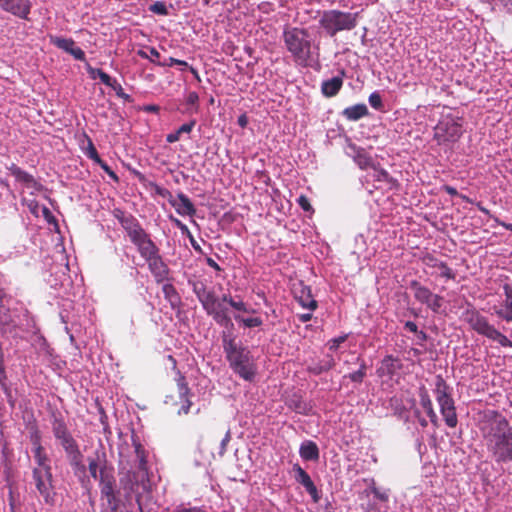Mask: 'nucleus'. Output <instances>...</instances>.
Returning a JSON list of instances; mask_svg holds the SVG:
<instances>
[{"mask_svg":"<svg viewBox=\"0 0 512 512\" xmlns=\"http://www.w3.org/2000/svg\"><path fill=\"white\" fill-rule=\"evenodd\" d=\"M115 182L119 181L117 174L111 169V167L105 162L101 161L98 164Z\"/></svg>","mask_w":512,"mask_h":512,"instance_id":"864d4df0","label":"nucleus"},{"mask_svg":"<svg viewBox=\"0 0 512 512\" xmlns=\"http://www.w3.org/2000/svg\"><path fill=\"white\" fill-rule=\"evenodd\" d=\"M8 169L17 181L25 184L28 188H34L36 190L42 189V185L34 178L33 175L22 170L16 164H11Z\"/></svg>","mask_w":512,"mask_h":512,"instance_id":"5701e85b","label":"nucleus"},{"mask_svg":"<svg viewBox=\"0 0 512 512\" xmlns=\"http://www.w3.org/2000/svg\"><path fill=\"white\" fill-rule=\"evenodd\" d=\"M297 203L305 212H310V213L314 212V209H313V207L310 203V200L307 196L300 195L297 199Z\"/></svg>","mask_w":512,"mask_h":512,"instance_id":"09e8293b","label":"nucleus"},{"mask_svg":"<svg viewBox=\"0 0 512 512\" xmlns=\"http://www.w3.org/2000/svg\"><path fill=\"white\" fill-rule=\"evenodd\" d=\"M178 202L174 199H169V203L175 207L176 211L180 215H187V216H193L196 213V209L194 207V204L189 199L187 195L184 193H179L177 195Z\"/></svg>","mask_w":512,"mask_h":512,"instance_id":"b1692460","label":"nucleus"},{"mask_svg":"<svg viewBox=\"0 0 512 512\" xmlns=\"http://www.w3.org/2000/svg\"><path fill=\"white\" fill-rule=\"evenodd\" d=\"M114 216L121 224L130 241L145 232V229L133 215L126 214L124 211L116 209Z\"/></svg>","mask_w":512,"mask_h":512,"instance_id":"f8f14e48","label":"nucleus"},{"mask_svg":"<svg viewBox=\"0 0 512 512\" xmlns=\"http://www.w3.org/2000/svg\"><path fill=\"white\" fill-rule=\"evenodd\" d=\"M372 493L374 494V496L376 498H378L379 500L381 501H387L388 500V495L385 493V492H381L378 488L376 487H373L372 488Z\"/></svg>","mask_w":512,"mask_h":512,"instance_id":"bf43d9fd","label":"nucleus"},{"mask_svg":"<svg viewBox=\"0 0 512 512\" xmlns=\"http://www.w3.org/2000/svg\"><path fill=\"white\" fill-rule=\"evenodd\" d=\"M293 470L296 472L295 478H296L297 482L300 483L306 489V491L311 495L313 500L315 502H317L319 499L318 490H317L314 482L312 481L311 477L309 476V474L299 464H295L293 466Z\"/></svg>","mask_w":512,"mask_h":512,"instance_id":"4be33fe9","label":"nucleus"},{"mask_svg":"<svg viewBox=\"0 0 512 512\" xmlns=\"http://www.w3.org/2000/svg\"><path fill=\"white\" fill-rule=\"evenodd\" d=\"M98 78L101 80L103 84L116 90L117 81L103 70H101V72H98Z\"/></svg>","mask_w":512,"mask_h":512,"instance_id":"c03bdc74","label":"nucleus"},{"mask_svg":"<svg viewBox=\"0 0 512 512\" xmlns=\"http://www.w3.org/2000/svg\"><path fill=\"white\" fill-rule=\"evenodd\" d=\"M237 122L240 127L245 128L248 124V118L245 114H242L238 117Z\"/></svg>","mask_w":512,"mask_h":512,"instance_id":"338daca9","label":"nucleus"},{"mask_svg":"<svg viewBox=\"0 0 512 512\" xmlns=\"http://www.w3.org/2000/svg\"><path fill=\"white\" fill-rule=\"evenodd\" d=\"M234 319L246 328L259 327L263 324V320L260 317L243 318L239 314H235Z\"/></svg>","mask_w":512,"mask_h":512,"instance_id":"ea45409f","label":"nucleus"},{"mask_svg":"<svg viewBox=\"0 0 512 512\" xmlns=\"http://www.w3.org/2000/svg\"><path fill=\"white\" fill-rule=\"evenodd\" d=\"M462 135V119L451 114L443 115L434 127V140L438 145L455 143Z\"/></svg>","mask_w":512,"mask_h":512,"instance_id":"0eeeda50","label":"nucleus"},{"mask_svg":"<svg viewBox=\"0 0 512 512\" xmlns=\"http://www.w3.org/2000/svg\"><path fill=\"white\" fill-rule=\"evenodd\" d=\"M206 263H207L208 266H210L211 268H213L216 271H221L222 270L221 267L217 264V262L214 259L210 258V257H208L206 259Z\"/></svg>","mask_w":512,"mask_h":512,"instance_id":"69168bd1","label":"nucleus"},{"mask_svg":"<svg viewBox=\"0 0 512 512\" xmlns=\"http://www.w3.org/2000/svg\"><path fill=\"white\" fill-rule=\"evenodd\" d=\"M0 8L16 17L28 20L32 3L30 0H0Z\"/></svg>","mask_w":512,"mask_h":512,"instance_id":"ddd939ff","label":"nucleus"},{"mask_svg":"<svg viewBox=\"0 0 512 512\" xmlns=\"http://www.w3.org/2000/svg\"><path fill=\"white\" fill-rule=\"evenodd\" d=\"M368 108L365 104H356L343 110V116L350 121H357L368 115Z\"/></svg>","mask_w":512,"mask_h":512,"instance_id":"7c9ffc66","label":"nucleus"},{"mask_svg":"<svg viewBox=\"0 0 512 512\" xmlns=\"http://www.w3.org/2000/svg\"><path fill=\"white\" fill-rule=\"evenodd\" d=\"M410 288L414 292L415 299L421 304L428 303V300L432 298L433 293L431 290L423 285H421L418 281L413 280L410 282Z\"/></svg>","mask_w":512,"mask_h":512,"instance_id":"2f4dec72","label":"nucleus"},{"mask_svg":"<svg viewBox=\"0 0 512 512\" xmlns=\"http://www.w3.org/2000/svg\"><path fill=\"white\" fill-rule=\"evenodd\" d=\"M103 465V457L102 454L100 455L98 452L96 453L95 458H88V469L90 472V475L94 479L99 478L98 468Z\"/></svg>","mask_w":512,"mask_h":512,"instance_id":"58836bf2","label":"nucleus"},{"mask_svg":"<svg viewBox=\"0 0 512 512\" xmlns=\"http://www.w3.org/2000/svg\"><path fill=\"white\" fill-rule=\"evenodd\" d=\"M30 441L32 443V449L44 448L42 443H41V435H40V432L38 430H35L33 433H31Z\"/></svg>","mask_w":512,"mask_h":512,"instance_id":"3c124183","label":"nucleus"},{"mask_svg":"<svg viewBox=\"0 0 512 512\" xmlns=\"http://www.w3.org/2000/svg\"><path fill=\"white\" fill-rule=\"evenodd\" d=\"M151 186L154 188L156 194H158L159 196H161L163 198H168V200L169 199H173L172 194H171V192L168 189L163 188V187H161V186H159L157 184H154V183L151 184Z\"/></svg>","mask_w":512,"mask_h":512,"instance_id":"603ef678","label":"nucleus"},{"mask_svg":"<svg viewBox=\"0 0 512 512\" xmlns=\"http://www.w3.org/2000/svg\"><path fill=\"white\" fill-rule=\"evenodd\" d=\"M368 100L372 108L376 110H381L383 108L382 98L378 92L371 93Z\"/></svg>","mask_w":512,"mask_h":512,"instance_id":"a18cd8bd","label":"nucleus"},{"mask_svg":"<svg viewBox=\"0 0 512 512\" xmlns=\"http://www.w3.org/2000/svg\"><path fill=\"white\" fill-rule=\"evenodd\" d=\"M32 453L35 463V466L32 469H52L51 460L45 448L32 449Z\"/></svg>","mask_w":512,"mask_h":512,"instance_id":"473e14b6","label":"nucleus"},{"mask_svg":"<svg viewBox=\"0 0 512 512\" xmlns=\"http://www.w3.org/2000/svg\"><path fill=\"white\" fill-rule=\"evenodd\" d=\"M221 300L223 303L229 304L230 307L236 311L245 313L255 312L254 309L249 310L247 304L240 297L234 298L230 294H224L222 295Z\"/></svg>","mask_w":512,"mask_h":512,"instance_id":"f704fd0d","label":"nucleus"},{"mask_svg":"<svg viewBox=\"0 0 512 512\" xmlns=\"http://www.w3.org/2000/svg\"><path fill=\"white\" fill-rule=\"evenodd\" d=\"M142 258L146 261L148 269L157 283L164 282L168 279L170 269L160 255L159 248L146 254Z\"/></svg>","mask_w":512,"mask_h":512,"instance_id":"9b49d317","label":"nucleus"},{"mask_svg":"<svg viewBox=\"0 0 512 512\" xmlns=\"http://www.w3.org/2000/svg\"><path fill=\"white\" fill-rule=\"evenodd\" d=\"M443 303V297L437 294H433L432 298L428 300L427 305L428 308H430L433 312H439L440 308L442 307Z\"/></svg>","mask_w":512,"mask_h":512,"instance_id":"37998d69","label":"nucleus"},{"mask_svg":"<svg viewBox=\"0 0 512 512\" xmlns=\"http://www.w3.org/2000/svg\"><path fill=\"white\" fill-rule=\"evenodd\" d=\"M419 397H420V404L423 407V409L426 411V413L430 419V422L435 427H438V425H439L438 416H437L436 412L434 411L432 401L430 399L427 389L424 386L420 387V389H419Z\"/></svg>","mask_w":512,"mask_h":512,"instance_id":"a878e982","label":"nucleus"},{"mask_svg":"<svg viewBox=\"0 0 512 512\" xmlns=\"http://www.w3.org/2000/svg\"><path fill=\"white\" fill-rule=\"evenodd\" d=\"M332 363H329L328 365L322 367V366H315L311 369V371L314 373V374H320L321 372L323 371H327L329 370L331 367H332Z\"/></svg>","mask_w":512,"mask_h":512,"instance_id":"052dcab7","label":"nucleus"},{"mask_svg":"<svg viewBox=\"0 0 512 512\" xmlns=\"http://www.w3.org/2000/svg\"><path fill=\"white\" fill-rule=\"evenodd\" d=\"M488 452L496 463L512 461V426L505 416L491 411L482 427Z\"/></svg>","mask_w":512,"mask_h":512,"instance_id":"f257e3e1","label":"nucleus"},{"mask_svg":"<svg viewBox=\"0 0 512 512\" xmlns=\"http://www.w3.org/2000/svg\"><path fill=\"white\" fill-rule=\"evenodd\" d=\"M175 380L179 397L183 401L181 408L178 410V414H188L192 406V402L190 400L191 390L188 386L185 376L180 371H177V377Z\"/></svg>","mask_w":512,"mask_h":512,"instance_id":"a211bd4d","label":"nucleus"},{"mask_svg":"<svg viewBox=\"0 0 512 512\" xmlns=\"http://www.w3.org/2000/svg\"><path fill=\"white\" fill-rule=\"evenodd\" d=\"M299 454L305 461H317L320 455L317 444L311 440H306L301 444Z\"/></svg>","mask_w":512,"mask_h":512,"instance_id":"cd10ccee","label":"nucleus"},{"mask_svg":"<svg viewBox=\"0 0 512 512\" xmlns=\"http://www.w3.org/2000/svg\"><path fill=\"white\" fill-rule=\"evenodd\" d=\"M206 313L216 309L217 307H221L223 304L222 300L218 298L214 288L209 289L203 297L198 300Z\"/></svg>","mask_w":512,"mask_h":512,"instance_id":"c756f323","label":"nucleus"},{"mask_svg":"<svg viewBox=\"0 0 512 512\" xmlns=\"http://www.w3.org/2000/svg\"><path fill=\"white\" fill-rule=\"evenodd\" d=\"M373 169L376 171L375 179L377 181H389L390 180V175L386 170L378 169L376 166Z\"/></svg>","mask_w":512,"mask_h":512,"instance_id":"6e6d98bb","label":"nucleus"},{"mask_svg":"<svg viewBox=\"0 0 512 512\" xmlns=\"http://www.w3.org/2000/svg\"><path fill=\"white\" fill-rule=\"evenodd\" d=\"M189 284L192 286V290L198 300L209 292V289L213 288L208 286L204 280H189Z\"/></svg>","mask_w":512,"mask_h":512,"instance_id":"4c0bfd02","label":"nucleus"},{"mask_svg":"<svg viewBox=\"0 0 512 512\" xmlns=\"http://www.w3.org/2000/svg\"><path fill=\"white\" fill-rule=\"evenodd\" d=\"M172 512H207L203 507L193 506V507H184L179 506L174 509Z\"/></svg>","mask_w":512,"mask_h":512,"instance_id":"5fc2aeb1","label":"nucleus"},{"mask_svg":"<svg viewBox=\"0 0 512 512\" xmlns=\"http://www.w3.org/2000/svg\"><path fill=\"white\" fill-rule=\"evenodd\" d=\"M367 366L364 361L360 364V367L357 371L350 373L347 377L356 383H361L366 376Z\"/></svg>","mask_w":512,"mask_h":512,"instance_id":"79ce46f5","label":"nucleus"},{"mask_svg":"<svg viewBox=\"0 0 512 512\" xmlns=\"http://www.w3.org/2000/svg\"><path fill=\"white\" fill-rule=\"evenodd\" d=\"M282 39L294 62L302 67H307L312 56V40L308 30L286 26Z\"/></svg>","mask_w":512,"mask_h":512,"instance_id":"7ed1b4c3","label":"nucleus"},{"mask_svg":"<svg viewBox=\"0 0 512 512\" xmlns=\"http://www.w3.org/2000/svg\"><path fill=\"white\" fill-rule=\"evenodd\" d=\"M312 313H303L298 315V319L302 323H306L312 319Z\"/></svg>","mask_w":512,"mask_h":512,"instance_id":"774afa93","label":"nucleus"},{"mask_svg":"<svg viewBox=\"0 0 512 512\" xmlns=\"http://www.w3.org/2000/svg\"><path fill=\"white\" fill-rule=\"evenodd\" d=\"M405 328L412 333H415V334L418 333V327H417L416 323H414L412 321H407L405 323Z\"/></svg>","mask_w":512,"mask_h":512,"instance_id":"0e129e2a","label":"nucleus"},{"mask_svg":"<svg viewBox=\"0 0 512 512\" xmlns=\"http://www.w3.org/2000/svg\"><path fill=\"white\" fill-rule=\"evenodd\" d=\"M222 345L230 368L244 380L251 381L256 369L248 348L236 343L235 337L225 331L222 333Z\"/></svg>","mask_w":512,"mask_h":512,"instance_id":"f03ea898","label":"nucleus"},{"mask_svg":"<svg viewBox=\"0 0 512 512\" xmlns=\"http://www.w3.org/2000/svg\"><path fill=\"white\" fill-rule=\"evenodd\" d=\"M86 155L90 159L94 160L97 164H99L102 161L91 139H88V148Z\"/></svg>","mask_w":512,"mask_h":512,"instance_id":"49530a36","label":"nucleus"},{"mask_svg":"<svg viewBox=\"0 0 512 512\" xmlns=\"http://www.w3.org/2000/svg\"><path fill=\"white\" fill-rule=\"evenodd\" d=\"M49 40L52 45L72 55L76 60H85V52L75 45V41L72 38L50 35Z\"/></svg>","mask_w":512,"mask_h":512,"instance_id":"2eb2a0df","label":"nucleus"},{"mask_svg":"<svg viewBox=\"0 0 512 512\" xmlns=\"http://www.w3.org/2000/svg\"><path fill=\"white\" fill-rule=\"evenodd\" d=\"M150 11H152L158 15H167L168 14L166 4L161 1H156L155 3H153L150 6Z\"/></svg>","mask_w":512,"mask_h":512,"instance_id":"8fccbe9b","label":"nucleus"},{"mask_svg":"<svg viewBox=\"0 0 512 512\" xmlns=\"http://www.w3.org/2000/svg\"><path fill=\"white\" fill-rule=\"evenodd\" d=\"M342 86L343 78L340 76H335L322 82L321 92L325 97L331 98L338 94Z\"/></svg>","mask_w":512,"mask_h":512,"instance_id":"bb28decb","label":"nucleus"},{"mask_svg":"<svg viewBox=\"0 0 512 512\" xmlns=\"http://www.w3.org/2000/svg\"><path fill=\"white\" fill-rule=\"evenodd\" d=\"M346 338H347V336L344 335V336H339L337 338L329 340V342H328L329 349L337 350L339 345L342 344L343 342H345Z\"/></svg>","mask_w":512,"mask_h":512,"instance_id":"4d7b16f0","label":"nucleus"},{"mask_svg":"<svg viewBox=\"0 0 512 512\" xmlns=\"http://www.w3.org/2000/svg\"><path fill=\"white\" fill-rule=\"evenodd\" d=\"M435 395L446 425L450 428H455L458 418L454 400L449 393V386L440 375L436 378Z\"/></svg>","mask_w":512,"mask_h":512,"instance_id":"6e6552de","label":"nucleus"},{"mask_svg":"<svg viewBox=\"0 0 512 512\" xmlns=\"http://www.w3.org/2000/svg\"><path fill=\"white\" fill-rule=\"evenodd\" d=\"M207 315L211 316L212 319L220 326L225 328H233V322L231 317L229 316L227 309L221 305V307H217L216 309L209 311Z\"/></svg>","mask_w":512,"mask_h":512,"instance_id":"c85d7f7f","label":"nucleus"},{"mask_svg":"<svg viewBox=\"0 0 512 512\" xmlns=\"http://www.w3.org/2000/svg\"><path fill=\"white\" fill-rule=\"evenodd\" d=\"M442 190L445 191L447 194L451 195V196H457L458 195V191L455 187H452L450 185H444L442 187Z\"/></svg>","mask_w":512,"mask_h":512,"instance_id":"680f3d73","label":"nucleus"},{"mask_svg":"<svg viewBox=\"0 0 512 512\" xmlns=\"http://www.w3.org/2000/svg\"><path fill=\"white\" fill-rule=\"evenodd\" d=\"M199 101L198 93L195 91L190 92L186 97V103L188 105L197 106Z\"/></svg>","mask_w":512,"mask_h":512,"instance_id":"13d9d810","label":"nucleus"},{"mask_svg":"<svg viewBox=\"0 0 512 512\" xmlns=\"http://www.w3.org/2000/svg\"><path fill=\"white\" fill-rule=\"evenodd\" d=\"M195 125H196L195 120H191L190 122L181 125L175 132L169 133L166 136V141L168 143H174V142L179 141L181 135L184 133H187V134L190 133L193 130Z\"/></svg>","mask_w":512,"mask_h":512,"instance_id":"e433bc0d","label":"nucleus"},{"mask_svg":"<svg viewBox=\"0 0 512 512\" xmlns=\"http://www.w3.org/2000/svg\"><path fill=\"white\" fill-rule=\"evenodd\" d=\"M464 320L469 324L471 329H473L479 335L485 336L492 341L498 342L502 347L512 348V341L509 340L506 335L496 329L492 324H490L488 318L477 310H466L464 312Z\"/></svg>","mask_w":512,"mask_h":512,"instance_id":"423d86ee","label":"nucleus"},{"mask_svg":"<svg viewBox=\"0 0 512 512\" xmlns=\"http://www.w3.org/2000/svg\"><path fill=\"white\" fill-rule=\"evenodd\" d=\"M102 69L93 68L90 65L87 66V72L92 79H96L98 77V72H101Z\"/></svg>","mask_w":512,"mask_h":512,"instance_id":"e2e57ef3","label":"nucleus"},{"mask_svg":"<svg viewBox=\"0 0 512 512\" xmlns=\"http://www.w3.org/2000/svg\"><path fill=\"white\" fill-rule=\"evenodd\" d=\"M293 294L296 301L306 309L311 311L318 307L317 301L313 298L311 288L300 281L293 286Z\"/></svg>","mask_w":512,"mask_h":512,"instance_id":"dca6fc26","label":"nucleus"},{"mask_svg":"<svg viewBox=\"0 0 512 512\" xmlns=\"http://www.w3.org/2000/svg\"><path fill=\"white\" fill-rule=\"evenodd\" d=\"M396 361L397 360L391 355H388L383 359L382 365L385 366L388 374H393L396 371V369H397V367L395 366Z\"/></svg>","mask_w":512,"mask_h":512,"instance_id":"de8ad7c7","label":"nucleus"},{"mask_svg":"<svg viewBox=\"0 0 512 512\" xmlns=\"http://www.w3.org/2000/svg\"><path fill=\"white\" fill-rule=\"evenodd\" d=\"M103 465L99 471V487L102 498L107 500L109 512H119L122 502L120 490H116V479L113 467L107 466L106 454L102 452Z\"/></svg>","mask_w":512,"mask_h":512,"instance_id":"39448f33","label":"nucleus"},{"mask_svg":"<svg viewBox=\"0 0 512 512\" xmlns=\"http://www.w3.org/2000/svg\"><path fill=\"white\" fill-rule=\"evenodd\" d=\"M137 248L140 256L143 257L146 254L154 251L158 248L155 242L151 239L150 235L145 231L131 241Z\"/></svg>","mask_w":512,"mask_h":512,"instance_id":"393cba45","label":"nucleus"},{"mask_svg":"<svg viewBox=\"0 0 512 512\" xmlns=\"http://www.w3.org/2000/svg\"><path fill=\"white\" fill-rule=\"evenodd\" d=\"M504 300L499 308H495V314L506 322H512V286L508 283L503 285Z\"/></svg>","mask_w":512,"mask_h":512,"instance_id":"6ab92c4d","label":"nucleus"},{"mask_svg":"<svg viewBox=\"0 0 512 512\" xmlns=\"http://www.w3.org/2000/svg\"><path fill=\"white\" fill-rule=\"evenodd\" d=\"M120 489L123 491L122 502L124 506L132 500V493L138 486L137 474L133 471H126L119 479Z\"/></svg>","mask_w":512,"mask_h":512,"instance_id":"f3484780","label":"nucleus"},{"mask_svg":"<svg viewBox=\"0 0 512 512\" xmlns=\"http://www.w3.org/2000/svg\"><path fill=\"white\" fill-rule=\"evenodd\" d=\"M137 54L141 58L148 59V60H150L152 63H154L156 65H157V62H160L158 60L159 57H160V53L154 47H149L148 48V52L145 51V50L140 49V50L137 51Z\"/></svg>","mask_w":512,"mask_h":512,"instance_id":"a19ab883","label":"nucleus"},{"mask_svg":"<svg viewBox=\"0 0 512 512\" xmlns=\"http://www.w3.org/2000/svg\"><path fill=\"white\" fill-rule=\"evenodd\" d=\"M66 457L75 475L78 473H85L86 466L83 463V454L80 449L67 455Z\"/></svg>","mask_w":512,"mask_h":512,"instance_id":"72a5a7b5","label":"nucleus"},{"mask_svg":"<svg viewBox=\"0 0 512 512\" xmlns=\"http://www.w3.org/2000/svg\"><path fill=\"white\" fill-rule=\"evenodd\" d=\"M349 154L352 156L355 163L359 166L360 169L366 170L368 168H375V163L371 155L366 151V149L359 147L355 144L349 145Z\"/></svg>","mask_w":512,"mask_h":512,"instance_id":"aec40b11","label":"nucleus"},{"mask_svg":"<svg viewBox=\"0 0 512 512\" xmlns=\"http://www.w3.org/2000/svg\"><path fill=\"white\" fill-rule=\"evenodd\" d=\"M422 263L429 267L438 269L440 272V276L446 278L447 280H454L456 275L453 270L448 267V265L437 259L434 255L427 253L421 258Z\"/></svg>","mask_w":512,"mask_h":512,"instance_id":"412c9836","label":"nucleus"},{"mask_svg":"<svg viewBox=\"0 0 512 512\" xmlns=\"http://www.w3.org/2000/svg\"><path fill=\"white\" fill-rule=\"evenodd\" d=\"M32 483L44 503L54 506L57 494L52 469H32Z\"/></svg>","mask_w":512,"mask_h":512,"instance_id":"1a4fd4ad","label":"nucleus"},{"mask_svg":"<svg viewBox=\"0 0 512 512\" xmlns=\"http://www.w3.org/2000/svg\"><path fill=\"white\" fill-rule=\"evenodd\" d=\"M162 292L164 294V298L169 301L172 308H175L180 304V296L172 284H164L162 287Z\"/></svg>","mask_w":512,"mask_h":512,"instance_id":"c9c22d12","label":"nucleus"},{"mask_svg":"<svg viewBox=\"0 0 512 512\" xmlns=\"http://www.w3.org/2000/svg\"><path fill=\"white\" fill-rule=\"evenodd\" d=\"M51 429L54 438L64 450L66 456L79 450V444L70 432L63 416L57 412L52 414Z\"/></svg>","mask_w":512,"mask_h":512,"instance_id":"9d476101","label":"nucleus"},{"mask_svg":"<svg viewBox=\"0 0 512 512\" xmlns=\"http://www.w3.org/2000/svg\"><path fill=\"white\" fill-rule=\"evenodd\" d=\"M8 290L9 282L0 286V323L6 326L12 325L15 322L10 308L13 298Z\"/></svg>","mask_w":512,"mask_h":512,"instance_id":"4468645a","label":"nucleus"},{"mask_svg":"<svg viewBox=\"0 0 512 512\" xmlns=\"http://www.w3.org/2000/svg\"><path fill=\"white\" fill-rule=\"evenodd\" d=\"M359 13L345 12L338 9L324 10L320 13L319 25L329 37L339 32L351 31L358 25Z\"/></svg>","mask_w":512,"mask_h":512,"instance_id":"20e7f679","label":"nucleus"}]
</instances>
